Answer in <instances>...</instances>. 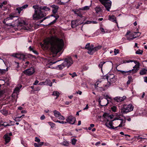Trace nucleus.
<instances>
[{
  "instance_id": "f257e3e1",
  "label": "nucleus",
  "mask_w": 147,
  "mask_h": 147,
  "mask_svg": "<svg viewBox=\"0 0 147 147\" xmlns=\"http://www.w3.org/2000/svg\"><path fill=\"white\" fill-rule=\"evenodd\" d=\"M44 43L46 45L50 44L52 51L56 54H57L62 49L64 45L63 39L53 36L47 38L44 41Z\"/></svg>"
},
{
  "instance_id": "f03ea898",
  "label": "nucleus",
  "mask_w": 147,
  "mask_h": 147,
  "mask_svg": "<svg viewBox=\"0 0 147 147\" xmlns=\"http://www.w3.org/2000/svg\"><path fill=\"white\" fill-rule=\"evenodd\" d=\"M34 9V13L32 17L33 19L39 20L43 18L46 16L45 11H49L51 9L46 6H40L38 5H35L32 6Z\"/></svg>"
},
{
  "instance_id": "7ed1b4c3",
  "label": "nucleus",
  "mask_w": 147,
  "mask_h": 147,
  "mask_svg": "<svg viewBox=\"0 0 147 147\" xmlns=\"http://www.w3.org/2000/svg\"><path fill=\"white\" fill-rule=\"evenodd\" d=\"M134 108V106L131 104L128 105H123L121 109V112L123 114L132 111Z\"/></svg>"
},
{
  "instance_id": "20e7f679",
  "label": "nucleus",
  "mask_w": 147,
  "mask_h": 147,
  "mask_svg": "<svg viewBox=\"0 0 147 147\" xmlns=\"http://www.w3.org/2000/svg\"><path fill=\"white\" fill-rule=\"evenodd\" d=\"M113 120H117V122H120V124L119 125L115 127V128H117L124 126L126 122V119L124 117H123V118H121L120 117H115Z\"/></svg>"
},
{
  "instance_id": "39448f33",
  "label": "nucleus",
  "mask_w": 147,
  "mask_h": 147,
  "mask_svg": "<svg viewBox=\"0 0 147 147\" xmlns=\"http://www.w3.org/2000/svg\"><path fill=\"white\" fill-rule=\"evenodd\" d=\"M114 74H110L108 73L106 76V78L107 79V81L109 83V85L108 84L107 85L109 86L112 83L114 82L115 81V78H114ZM105 87L107 86V85H105Z\"/></svg>"
},
{
  "instance_id": "423d86ee",
  "label": "nucleus",
  "mask_w": 147,
  "mask_h": 147,
  "mask_svg": "<svg viewBox=\"0 0 147 147\" xmlns=\"http://www.w3.org/2000/svg\"><path fill=\"white\" fill-rule=\"evenodd\" d=\"M102 4L103 5L107 10L110 11L111 6V2L109 0H99Z\"/></svg>"
},
{
  "instance_id": "0eeeda50",
  "label": "nucleus",
  "mask_w": 147,
  "mask_h": 147,
  "mask_svg": "<svg viewBox=\"0 0 147 147\" xmlns=\"http://www.w3.org/2000/svg\"><path fill=\"white\" fill-rule=\"evenodd\" d=\"M18 26L19 28L20 27H21V29L26 30H29L30 28L29 27V26L28 25L27 23L23 20H21L19 22L18 24Z\"/></svg>"
},
{
  "instance_id": "6e6552de",
  "label": "nucleus",
  "mask_w": 147,
  "mask_h": 147,
  "mask_svg": "<svg viewBox=\"0 0 147 147\" xmlns=\"http://www.w3.org/2000/svg\"><path fill=\"white\" fill-rule=\"evenodd\" d=\"M139 67V65H136L134 67V69H132L131 70H129L127 71H124L122 70H119V71L120 72L123 74L124 75H127L126 74H128V73H132V74H134L136 73L137 70H138V68Z\"/></svg>"
},
{
  "instance_id": "1a4fd4ad",
  "label": "nucleus",
  "mask_w": 147,
  "mask_h": 147,
  "mask_svg": "<svg viewBox=\"0 0 147 147\" xmlns=\"http://www.w3.org/2000/svg\"><path fill=\"white\" fill-rule=\"evenodd\" d=\"M63 63L65 66H67L68 68L73 63V62L71 57H68L65 59Z\"/></svg>"
},
{
  "instance_id": "9d476101",
  "label": "nucleus",
  "mask_w": 147,
  "mask_h": 147,
  "mask_svg": "<svg viewBox=\"0 0 147 147\" xmlns=\"http://www.w3.org/2000/svg\"><path fill=\"white\" fill-rule=\"evenodd\" d=\"M34 72V69L33 67H31L29 69H26L23 71L24 74L28 76L32 75Z\"/></svg>"
},
{
  "instance_id": "9b49d317",
  "label": "nucleus",
  "mask_w": 147,
  "mask_h": 147,
  "mask_svg": "<svg viewBox=\"0 0 147 147\" xmlns=\"http://www.w3.org/2000/svg\"><path fill=\"white\" fill-rule=\"evenodd\" d=\"M67 122L71 124H74L76 121V119L72 115L68 116L66 119Z\"/></svg>"
},
{
  "instance_id": "f8f14e48",
  "label": "nucleus",
  "mask_w": 147,
  "mask_h": 147,
  "mask_svg": "<svg viewBox=\"0 0 147 147\" xmlns=\"http://www.w3.org/2000/svg\"><path fill=\"white\" fill-rule=\"evenodd\" d=\"M53 113L54 116L59 119L64 120L65 119V118L61 115L60 113L56 110L54 111Z\"/></svg>"
},
{
  "instance_id": "ddd939ff",
  "label": "nucleus",
  "mask_w": 147,
  "mask_h": 147,
  "mask_svg": "<svg viewBox=\"0 0 147 147\" xmlns=\"http://www.w3.org/2000/svg\"><path fill=\"white\" fill-rule=\"evenodd\" d=\"M13 56L16 58L19 59H23L24 60V59L26 58V55L21 53H16L13 54Z\"/></svg>"
},
{
  "instance_id": "4468645a",
  "label": "nucleus",
  "mask_w": 147,
  "mask_h": 147,
  "mask_svg": "<svg viewBox=\"0 0 147 147\" xmlns=\"http://www.w3.org/2000/svg\"><path fill=\"white\" fill-rule=\"evenodd\" d=\"M16 18L17 19H18V17L17 16H14L13 14H10L9 15V17H7L6 19H4L3 23L4 24H6L7 25H8L6 24V22L9 20H12L13 18Z\"/></svg>"
},
{
  "instance_id": "2eb2a0df",
  "label": "nucleus",
  "mask_w": 147,
  "mask_h": 147,
  "mask_svg": "<svg viewBox=\"0 0 147 147\" xmlns=\"http://www.w3.org/2000/svg\"><path fill=\"white\" fill-rule=\"evenodd\" d=\"M126 98V97L123 96V97L117 96L114 98V100L117 102H121L125 100Z\"/></svg>"
},
{
  "instance_id": "dca6fc26",
  "label": "nucleus",
  "mask_w": 147,
  "mask_h": 147,
  "mask_svg": "<svg viewBox=\"0 0 147 147\" xmlns=\"http://www.w3.org/2000/svg\"><path fill=\"white\" fill-rule=\"evenodd\" d=\"M102 116L106 119L107 121H109L113 118L111 115L107 113H105L103 114Z\"/></svg>"
},
{
  "instance_id": "f3484780",
  "label": "nucleus",
  "mask_w": 147,
  "mask_h": 147,
  "mask_svg": "<svg viewBox=\"0 0 147 147\" xmlns=\"http://www.w3.org/2000/svg\"><path fill=\"white\" fill-rule=\"evenodd\" d=\"M114 121V120H113L110 121L109 123L107 122L105 124L106 125L107 127H108L109 128H110L114 129H116L117 128H115V127H114L113 126V121Z\"/></svg>"
},
{
  "instance_id": "a211bd4d",
  "label": "nucleus",
  "mask_w": 147,
  "mask_h": 147,
  "mask_svg": "<svg viewBox=\"0 0 147 147\" xmlns=\"http://www.w3.org/2000/svg\"><path fill=\"white\" fill-rule=\"evenodd\" d=\"M22 85H20L19 86L16 87L15 88V89L13 92V94L12 95H13V94H16V95L17 96L18 95V93L19 92V90L20 89L22 88Z\"/></svg>"
},
{
  "instance_id": "6ab92c4d",
  "label": "nucleus",
  "mask_w": 147,
  "mask_h": 147,
  "mask_svg": "<svg viewBox=\"0 0 147 147\" xmlns=\"http://www.w3.org/2000/svg\"><path fill=\"white\" fill-rule=\"evenodd\" d=\"M109 20H110L116 23L117 24V26L119 27L118 24L117 22L116 18L114 15L109 16Z\"/></svg>"
},
{
  "instance_id": "aec40b11",
  "label": "nucleus",
  "mask_w": 147,
  "mask_h": 147,
  "mask_svg": "<svg viewBox=\"0 0 147 147\" xmlns=\"http://www.w3.org/2000/svg\"><path fill=\"white\" fill-rule=\"evenodd\" d=\"M51 7L53 8V9L52 10L53 13H56L57 12V10L59 8V7L55 5H51Z\"/></svg>"
},
{
  "instance_id": "412c9836",
  "label": "nucleus",
  "mask_w": 147,
  "mask_h": 147,
  "mask_svg": "<svg viewBox=\"0 0 147 147\" xmlns=\"http://www.w3.org/2000/svg\"><path fill=\"white\" fill-rule=\"evenodd\" d=\"M4 139L5 142L6 143L9 142L10 139V137L8 136V134H6L4 136Z\"/></svg>"
},
{
  "instance_id": "4be33fe9",
  "label": "nucleus",
  "mask_w": 147,
  "mask_h": 147,
  "mask_svg": "<svg viewBox=\"0 0 147 147\" xmlns=\"http://www.w3.org/2000/svg\"><path fill=\"white\" fill-rule=\"evenodd\" d=\"M88 50V53L90 55H92L94 53L93 49L90 47L87 49Z\"/></svg>"
},
{
  "instance_id": "5701e85b",
  "label": "nucleus",
  "mask_w": 147,
  "mask_h": 147,
  "mask_svg": "<svg viewBox=\"0 0 147 147\" xmlns=\"http://www.w3.org/2000/svg\"><path fill=\"white\" fill-rule=\"evenodd\" d=\"M45 85L51 86L52 85V82L49 80H46L45 81Z\"/></svg>"
},
{
  "instance_id": "b1692460",
  "label": "nucleus",
  "mask_w": 147,
  "mask_h": 147,
  "mask_svg": "<svg viewBox=\"0 0 147 147\" xmlns=\"http://www.w3.org/2000/svg\"><path fill=\"white\" fill-rule=\"evenodd\" d=\"M102 81L100 80H99L97 81L95 84V88L96 89L97 88V89H98V87L99 88H102V87H100L98 86V85H99V84L101 83Z\"/></svg>"
},
{
  "instance_id": "393cba45",
  "label": "nucleus",
  "mask_w": 147,
  "mask_h": 147,
  "mask_svg": "<svg viewBox=\"0 0 147 147\" xmlns=\"http://www.w3.org/2000/svg\"><path fill=\"white\" fill-rule=\"evenodd\" d=\"M59 93L57 91H54L53 92L52 95L54 96H56L55 99H57L59 96Z\"/></svg>"
},
{
  "instance_id": "a878e982",
  "label": "nucleus",
  "mask_w": 147,
  "mask_h": 147,
  "mask_svg": "<svg viewBox=\"0 0 147 147\" xmlns=\"http://www.w3.org/2000/svg\"><path fill=\"white\" fill-rule=\"evenodd\" d=\"M147 72V70L145 69H141L140 72V74L141 75H143L146 74Z\"/></svg>"
},
{
  "instance_id": "bb28decb",
  "label": "nucleus",
  "mask_w": 147,
  "mask_h": 147,
  "mask_svg": "<svg viewBox=\"0 0 147 147\" xmlns=\"http://www.w3.org/2000/svg\"><path fill=\"white\" fill-rule=\"evenodd\" d=\"M71 27L74 28L78 26L77 24V21L76 20H73L71 21Z\"/></svg>"
},
{
  "instance_id": "cd10ccee",
  "label": "nucleus",
  "mask_w": 147,
  "mask_h": 147,
  "mask_svg": "<svg viewBox=\"0 0 147 147\" xmlns=\"http://www.w3.org/2000/svg\"><path fill=\"white\" fill-rule=\"evenodd\" d=\"M94 9L96 11V13H97L100 12L102 10L101 8L99 6L96 7L94 8Z\"/></svg>"
},
{
  "instance_id": "c85d7f7f",
  "label": "nucleus",
  "mask_w": 147,
  "mask_h": 147,
  "mask_svg": "<svg viewBox=\"0 0 147 147\" xmlns=\"http://www.w3.org/2000/svg\"><path fill=\"white\" fill-rule=\"evenodd\" d=\"M103 101L105 102V103H102V104H101V106H106L107 104L109 103L108 100L106 98H105L103 100Z\"/></svg>"
},
{
  "instance_id": "c756f323",
  "label": "nucleus",
  "mask_w": 147,
  "mask_h": 147,
  "mask_svg": "<svg viewBox=\"0 0 147 147\" xmlns=\"http://www.w3.org/2000/svg\"><path fill=\"white\" fill-rule=\"evenodd\" d=\"M128 80L127 82V85L129 84L131 82L133 81V79L132 77L131 76H128Z\"/></svg>"
},
{
  "instance_id": "7c9ffc66",
  "label": "nucleus",
  "mask_w": 147,
  "mask_h": 147,
  "mask_svg": "<svg viewBox=\"0 0 147 147\" xmlns=\"http://www.w3.org/2000/svg\"><path fill=\"white\" fill-rule=\"evenodd\" d=\"M29 49L30 51H32L36 55H38V53L36 50H34L33 48H32L31 46H30L29 47Z\"/></svg>"
},
{
  "instance_id": "2f4dec72",
  "label": "nucleus",
  "mask_w": 147,
  "mask_h": 147,
  "mask_svg": "<svg viewBox=\"0 0 147 147\" xmlns=\"http://www.w3.org/2000/svg\"><path fill=\"white\" fill-rule=\"evenodd\" d=\"M137 36L133 37V36H131L130 37H129V36H127V39L129 40H133L135 38H136Z\"/></svg>"
},
{
  "instance_id": "473e14b6",
  "label": "nucleus",
  "mask_w": 147,
  "mask_h": 147,
  "mask_svg": "<svg viewBox=\"0 0 147 147\" xmlns=\"http://www.w3.org/2000/svg\"><path fill=\"white\" fill-rule=\"evenodd\" d=\"M61 144L65 146H68L69 143L68 142L66 141H64L61 143Z\"/></svg>"
},
{
  "instance_id": "72a5a7b5",
  "label": "nucleus",
  "mask_w": 147,
  "mask_h": 147,
  "mask_svg": "<svg viewBox=\"0 0 147 147\" xmlns=\"http://www.w3.org/2000/svg\"><path fill=\"white\" fill-rule=\"evenodd\" d=\"M59 69L60 70L62 69L63 67H65V65L64 63H62L61 64L58 65Z\"/></svg>"
},
{
  "instance_id": "f704fd0d",
  "label": "nucleus",
  "mask_w": 147,
  "mask_h": 147,
  "mask_svg": "<svg viewBox=\"0 0 147 147\" xmlns=\"http://www.w3.org/2000/svg\"><path fill=\"white\" fill-rule=\"evenodd\" d=\"M0 111L4 115H6L7 114V112L5 109H2Z\"/></svg>"
},
{
  "instance_id": "c9c22d12",
  "label": "nucleus",
  "mask_w": 147,
  "mask_h": 147,
  "mask_svg": "<svg viewBox=\"0 0 147 147\" xmlns=\"http://www.w3.org/2000/svg\"><path fill=\"white\" fill-rule=\"evenodd\" d=\"M24 9L22 8V7H17L16 8V10L18 11V13L20 14V13L21 11Z\"/></svg>"
},
{
  "instance_id": "e433bc0d",
  "label": "nucleus",
  "mask_w": 147,
  "mask_h": 147,
  "mask_svg": "<svg viewBox=\"0 0 147 147\" xmlns=\"http://www.w3.org/2000/svg\"><path fill=\"white\" fill-rule=\"evenodd\" d=\"M101 46H98L97 47H96L94 48L93 49L94 53L96 51H97L99 49H100L101 48Z\"/></svg>"
},
{
  "instance_id": "4c0bfd02",
  "label": "nucleus",
  "mask_w": 147,
  "mask_h": 147,
  "mask_svg": "<svg viewBox=\"0 0 147 147\" xmlns=\"http://www.w3.org/2000/svg\"><path fill=\"white\" fill-rule=\"evenodd\" d=\"M117 109V107L115 106H113L111 107V109L112 111L115 112Z\"/></svg>"
},
{
  "instance_id": "58836bf2",
  "label": "nucleus",
  "mask_w": 147,
  "mask_h": 147,
  "mask_svg": "<svg viewBox=\"0 0 147 147\" xmlns=\"http://www.w3.org/2000/svg\"><path fill=\"white\" fill-rule=\"evenodd\" d=\"M134 62L135 63H136L137 61H134L132 60H128L127 61H124V62H123L124 63H129V62Z\"/></svg>"
},
{
  "instance_id": "ea45409f",
  "label": "nucleus",
  "mask_w": 147,
  "mask_h": 147,
  "mask_svg": "<svg viewBox=\"0 0 147 147\" xmlns=\"http://www.w3.org/2000/svg\"><path fill=\"white\" fill-rule=\"evenodd\" d=\"M106 63L105 62H101L100 63L99 65V67L101 68V70H102V67L104 64Z\"/></svg>"
},
{
  "instance_id": "a19ab883",
  "label": "nucleus",
  "mask_w": 147,
  "mask_h": 147,
  "mask_svg": "<svg viewBox=\"0 0 147 147\" xmlns=\"http://www.w3.org/2000/svg\"><path fill=\"white\" fill-rule=\"evenodd\" d=\"M90 8L89 6H85L83 7H82L81 9L82 10H88Z\"/></svg>"
},
{
  "instance_id": "79ce46f5",
  "label": "nucleus",
  "mask_w": 147,
  "mask_h": 147,
  "mask_svg": "<svg viewBox=\"0 0 147 147\" xmlns=\"http://www.w3.org/2000/svg\"><path fill=\"white\" fill-rule=\"evenodd\" d=\"M7 71V68L6 69H0V73H1L2 74H3L5 73L6 72V71Z\"/></svg>"
},
{
  "instance_id": "37998d69",
  "label": "nucleus",
  "mask_w": 147,
  "mask_h": 147,
  "mask_svg": "<svg viewBox=\"0 0 147 147\" xmlns=\"http://www.w3.org/2000/svg\"><path fill=\"white\" fill-rule=\"evenodd\" d=\"M143 52V51H141L139 49L138 50L136 51V54H137L141 55L142 54Z\"/></svg>"
},
{
  "instance_id": "c03bdc74",
  "label": "nucleus",
  "mask_w": 147,
  "mask_h": 147,
  "mask_svg": "<svg viewBox=\"0 0 147 147\" xmlns=\"http://www.w3.org/2000/svg\"><path fill=\"white\" fill-rule=\"evenodd\" d=\"M24 116V115H23L21 116L16 117L15 118V120L16 121H19L20 119L21 118V117H22V116Z\"/></svg>"
},
{
  "instance_id": "a18cd8bd",
  "label": "nucleus",
  "mask_w": 147,
  "mask_h": 147,
  "mask_svg": "<svg viewBox=\"0 0 147 147\" xmlns=\"http://www.w3.org/2000/svg\"><path fill=\"white\" fill-rule=\"evenodd\" d=\"M3 125L4 126V127H5L7 126H9L10 125L9 124L7 123L6 122H4L3 123Z\"/></svg>"
},
{
  "instance_id": "49530a36",
  "label": "nucleus",
  "mask_w": 147,
  "mask_h": 147,
  "mask_svg": "<svg viewBox=\"0 0 147 147\" xmlns=\"http://www.w3.org/2000/svg\"><path fill=\"white\" fill-rule=\"evenodd\" d=\"M76 142V140L74 138L72 140L71 143L73 145H75Z\"/></svg>"
},
{
  "instance_id": "de8ad7c7",
  "label": "nucleus",
  "mask_w": 147,
  "mask_h": 147,
  "mask_svg": "<svg viewBox=\"0 0 147 147\" xmlns=\"http://www.w3.org/2000/svg\"><path fill=\"white\" fill-rule=\"evenodd\" d=\"M55 122H58L59 123H62V124H64V123L65 124V123H67V122H64L63 121H60L59 120H57L56 121H55Z\"/></svg>"
},
{
  "instance_id": "09e8293b",
  "label": "nucleus",
  "mask_w": 147,
  "mask_h": 147,
  "mask_svg": "<svg viewBox=\"0 0 147 147\" xmlns=\"http://www.w3.org/2000/svg\"><path fill=\"white\" fill-rule=\"evenodd\" d=\"M119 52V51L118 49H115L114 51V55H117V54Z\"/></svg>"
},
{
  "instance_id": "8fccbe9b",
  "label": "nucleus",
  "mask_w": 147,
  "mask_h": 147,
  "mask_svg": "<svg viewBox=\"0 0 147 147\" xmlns=\"http://www.w3.org/2000/svg\"><path fill=\"white\" fill-rule=\"evenodd\" d=\"M48 123L51 127H53L55 126V124L51 122H48Z\"/></svg>"
},
{
  "instance_id": "3c124183",
  "label": "nucleus",
  "mask_w": 147,
  "mask_h": 147,
  "mask_svg": "<svg viewBox=\"0 0 147 147\" xmlns=\"http://www.w3.org/2000/svg\"><path fill=\"white\" fill-rule=\"evenodd\" d=\"M29 63V62L28 61H27L25 63V64L24 65L23 67L25 68H26L28 66V65Z\"/></svg>"
},
{
  "instance_id": "603ef678",
  "label": "nucleus",
  "mask_w": 147,
  "mask_h": 147,
  "mask_svg": "<svg viewBox=\"0 0 147 147\" xmlns=\"http://www.w3.org/2000/svg\"><path fill=\"white\" fill-rule=\"evenodd\" d=\"M35 142H39L40 141V139H39L38 138L36 137L35 138Z\"/></svg>"
},
{
  "instance_id": "864d4df0",
  "label": "nucleus",
  "mask_w": 147,
  "mask_h": 147,
  "mask_svg": "<svg viewBox=\"0 0 147 147\" xmlns=\"http://www.w3.org/2000/svg\"><path fill=\"white\" fill-rule=\"evenodd\" d=\"M77 12H78L77 13V15L79 16L80 17H82V14L81 13L80 11H77Z\"/></svg>"
},
{
  "instance_id": "5fc2aeb1",
  "label": "nucleus",
  "mask_w": 147,
  "mask_h": 147,
  "mask_svg": "<svg viewBox=\"0 0 147 147\" xmlns=\"http://www.w3.org/2000/svg\"><path fill=\"white\" fill-rule=\"evenodd\" d=\"M100 31H101V32H102L103 33H105L106 32L105 31V30H104V28H100Z\"/></svg>"
},
{
  "instance_id": "6e6d98bb",
  "label": "nucleus",
  "mask_w": 147,
  "mask_h": 147,
  "mask_svg": "<svg viewBox=\"0 0 147 147\" xmlns=\"http://www.w3.org/2000/svg\"><path fill=\"white\" fill-rule=\"evenodd\" d=\"M34 146L35 147H40V146L39 144L36 143H35L34 144Z\"/></svg>"
},
{
  "instance_id": "4d7b16f0",
  "label": "nucleus",
  "mask_w": 147,
  "mask_h": 147,
  "mask_svg": "<svg viewBox=\"0 0 147 147\" xmlns=\"http://www.w3.org/2000/svg\"><path fill=\"white\" fill-rule=\"evenodd\" d=\"M90 47V43H88L85 46V48L86 49H88Z\"/></svg>"
},
{
  "instance_id": "13d9d810",
  "label": "nucleus",
  "mask_w": 147,
  "mask_h": 147,
  "mask_svg": "<svg viewBox=\"0 0 147 147\" xmlns=\"http://www.w3.org/2000/svg\"><path fill=\"white\" fill-rule=\"evenodd\" d=\"M3 123V122L2 121H1V122H0V127L3 129L4 127L2 123Z\"/></svg>"
},
{
  "instance_id": "bf43d9fd",
  "label": "nucleus",
  "mask_w": 147,
  "mask_h": 147,
  "mask_svg": "<svg viewBox=\"0 0 147 147\" xmlns=\"http://www.w3.org/2000/svg\"><path fill=\"white\" fill-rule=\"evenodd\" d=\"M45 116L44 115H42V116H41L40 117V119L42 120H44L45 119Z\"/></svg>"
},
{
  "instance_id": "052dcab7",
  "label": "nucleus",
  "mask_w": 147,
  "mask_h": 147,
  "mask_svg": "<svg viewBox=\"0 0 147 147\" xmlns=\"http://www.w3.org/2000/svg\"><path fill=\"white\" fill-rule=\"evenodd\" d=\"M28 6V5L26 4L23 5L22 7V8H23L24 9H25V8L27 7Z\"/></svg>"
},
{
  "instance_id": "680f3d73",
  "label": "nucleus",
  "mask_w": 147,
  "mask_h": 147,
  "mask_svg": "<svg viewBox=\"0 0 147 147\" xmlns=\"http://www.w3.org/2000/svg\"><path fill=\"white\" fill-rule=\"evenodd\" d=\"M28 6V5L26 4L23 5L22 7V8H23L24 9H25V8L27 7Z\"/></svg>"
},
{
  "instance_id": "e2e57ef3",
  "label": "nucleus",
  "mask_w": 147,
  "mask_h": 147,
  "mask_svg": "<svg viewBox=\"0 0 147 147\" xmlns=\"http://www.w3.org/2000/svg\"><path fill=\"white\" fill-rule=\"evenodd\" d=\"M39 84L40 85H45V82H40Z\"/></svg>"
},
{
  "instance_id": "0e129e2a",
  "label": "nucleus",
  "mask_w": 147,
  "mask_h": 147,
  "mask_svg": "<svg viewBox=\"0 0 147 147\" xmlns=\"http://www.w3.org/2000/svg\"><path fill=\"white\" fill-rule=\"evenodd\" d=\"M91 23V21H88L84 23V24H88Z\"/></svg>"
},
{
  "instance_id": "69168bd1",
  "label": "nucleus",
  "mask_w": 147,
  "mask_h": 147,
  "mask_svg": "<svg viewBox=\"0 0 147 147\" xmlns=\"http://www.w3.org/2000/svg\"><path fill=\"white\" fill-rule=\"evenodd\" d=\"M38 82H39L37 80H36L33 84L35 85H36L38 83Z\"/></svg>"
},
{
  "instance_id": "338daca9",
  "label": "nucleus",
  "mask_w": 147,
  "mask_h": 147,
  "mask_svg": "<svg viewBox=\"0 0 147 147\" xmlns=\"http://www.w3.org/2000/svg\"><path fill=\"white\" fill-rule=\"evenodd\" d=\"M15 63L17 65L16 68H19V63L18 62H15Z\"/></svg>"
},
{
  "instance_id": "774afa93",
  "label": "nucleus",
  "mask_w": 147,
  "mask_h": 147,
  "mask_svg": "<svg viewBox=\"0 0 147 147\" xmlns=\"http://www.w3.org/2000/svg\"><path fill=\"white\" fill-rule=\"evenodd\" d=\"M144 81L147 83V77H145L144 78Z\"/></svg>"
}]
</instances>
